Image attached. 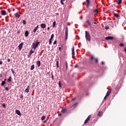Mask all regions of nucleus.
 <instances>
[{
  "label": "nucleus",
  "instance_id": "15",
  "mask_svg": "<svg viewBox=\"0 0 126 126\" xmlns=\"http://www.w3.org/2000/svg\"><path fill=\"white\" fill-rule=\"evenodd\" d=\"M1 13L2 15H5L6 14V12L5 10L1 11Z\"/></svg>",
  "mask_w": 126,
  "mask_h": 126
},
{
  "label": "nucleus",
  "instance_id": "25",
  "mask_svg": "<svg viewBox=\"0 0 126 126\" xmlns=\"http://www.w3.org/2000/svg\"><path fill=\"white\" fill-rule=\"evenodd\" d=\"M97 115H98V116H102V112H101V111L98 112Z\"/></svg>",
  "mask_w": 126,
  "mask_h": 126
},
{
  "label": "nucleus",
  "instance_id": "60",
  "mask_svg": "<svg viewBox=\"0 0 126 126\" xmlns=\"http://www.w3.org/2000/svg\"><path fill=\"white\" fill-rule=\"evenodd\" d=\"M46 122H47V121H44L43 124H45V123H46Z\"/></svg>",
  "mask_w": 126,
  "mask_h": 126
},
{
  "label": "nucleus",
  "instance_id": "11",
  "mask_svg": "<svg viewBox=\"0 0 126 126\" xmlns=\"http://www.w3.org/2000/svg\"><path fill=\"white\" fill-rule=\"evenodd\" d=\"M25 37H28L29 36V32L26 31L25 32Z\"/></svg>",
  "mask_w": 126,
  "mask_h": 126
},
{
  "label": "nucleus",
  "instance_id": "64",
  "mask_svg": "<svg viewBox=\"0 0 126 126\" xmlns=\"http://www.w3.org/2000/svg\"><path fill=\"white\" fill-rule=\"evenodd\" d=\"M4 81H6V79H4Z\"/></svg>",
  "mask_w": 126,
  "mask_h": 126
},
{
  "label": "nucleus",
  "instance_id": "37",
  "mask_svg": "<svg viewBox=\"0 0 126 126\" xmlns=\"http://www.w3.org/2000/svg\"><path fill=\"white\" fill-rule=\"evenodd\" d=\"M2 106L3 108H5V103H2Z\"/></svg>",
  "mask_w": 126,
  "mask_h": 126
},
{
  "label": "nucleus",
  "instance_id": "13",
  "mask_svg": "<svg viewBox=\"0 0 126 126\" xmlns=\"http://www.w3.org/2000/svg\"><path fill=\"white\" fill-rule=\"evenodd\" d=\"M29 89H30V88L29 87V86H28L27 89L25 90V92H26V93H28V92H29Z\"/></svg>",
  "mask_w": 126,
  "mask_h": 126
},
{
  "label": "nucleus",
  "instance_id": "20",
  "mask_svg": "<svg viewBox=\"0 0 126 126\" xmlns=\"http://www.w3.org/2000/svg\"><path fill=\"white\" fill-rule=\"evenodd\" d=\"M6 82L5 81H2V83L1 84V86H3L5 84Z\"/></svg>",
  "mask_w": 126,
  "mask_h": 126
},
{
  "label": "nucleus",
  "instance_id": "31",
  "mask_svg": "<svg viewBox=\"0 0 126 126\" xmlns=\"http://www.w3.org/2000/svg\"><path fill=\"white\" fill-rule=\"evenodd\" d=\"M23 23L24 25H25V24H26V21L23 20Z\"/></svg>",
  "mask_w": 126,
  "mask_h": 126
},
{
  "label": "nucleus",
  "instance_id": "57",
  "mask_svg": "<svg viewBox=\"0 0 126 126\" xmlns=\"http://www.w3.org/2000/svg\"><path fill=\"white\" fill-rule=\"evenodd\" d=\"M94 24H97V23H96V22H94Z\"/></svg>",
  "mask_w": 126,
  "mask_h": 126
},
{
  "label": "nucleus",
  "instance_id": "34",
  "mask_svg": "<svg viewBox=\"0 0 126 126\" xmlns=\"http://www.w3.org/2000/svg\"><path fill=\"white\" fill-rule=\"evenodd\" d=\"M51 75H52V80H54V75H53V72L51 73Z\"/></svg>",
  "mask_w": 126,
  "mask_h": 126
},
{
  "label": "nucleus",
  "instance_id": "49",
  "mask_svg": "<svg viewBox=\"0 0 126 126\" xmlns=\"http://www.w3.org/2000/svg\"><path fill=\"white\" fill-rule=\"evenodd\" d=\"M38 28H39V26L37 25V26L36 27L35 29H38Z\"/></svg>",
  "mask_w": 126,
  "mask_h": 126
},
{
  "label": "nucleus",
  "instance_id": "45",
  "mask_svg": "<svg viewBox=\"0 0 126 126\" xmlns=\"http://www.w3.org/2000/svg\"><path fill=\"white\" fill-rule=\"evenodd\" d=\"M61 3H62V4H64V3H63V2L62 0H61Z\"/></svg>",
  "mask_w": 126,
  "mask_h": 126
},
{
  "label": "nucleus",
  "instance_id": "42",
  "mask_svg": "<svg viewBox=\"0 0 126 126\" xmlns=\"http://www.w3.org/2000/svg\"><path fill=\"white\" fill-rule=\"evenodd\" d=\"M56 44H57V40H55L54 43H53V45H56Z\"/></svg>",
  "mask_w": 126,
  "mask_h": 126
},
{
  "label": "nucleus",
  "instance_id": "54",
  "mask_svg": "<svg viewBox=\"0 0 126 126\" xmlns=\"http://www.w3.org/2000/svg\"><path fill=\"white\" fill-rule=\"evenodd\" d=\"M47 30H48V31H49V30H50V27H48V28H47Z\"/></svg>",
  "mask_w": 126,
  "mask_h": 126
},
{
  "label": "nucleus",
  "instance_id": "47",
  "mask_svg": "<svg viewBox=\"0 0 126 126\" xmlns=\"http://www.w3.org/2000/svg\"><path fill=\"white\" fill-rule=\"evenodd\" d=\"M57 65H59V61H57L56 63Z\"/></svg>",
  "mask_w": 126,
  "mask_h": 126
},
{
  "label": "nucleus",
  "instance_id": "51",
  "mask_svg": "<svg viewBox=\"0 0 126 126\" xmlns=\"http://www.w3.org/2000/svg\"><path fill=\"white\" fill-rule=\"evenodd\" d=\"M2 64V61H0V64Z\"/></svg>",
  "mask_w": 126,
  "mask_h": 126
},
{
  "label": "nucleus",
  "instance_id": "61",
  "mask_svg": "<svg viewBox=\"0 0 126 126\" xmlns=\"http://www.w3.org/2000/svg\"><path fill=\"white\" fill-rule=\"evenodd\" d=\"M0 77H1V76H2V75H1V74H0Z\"/></svg>",
  "mask_w": 126,
  "mask_h": 126
},
{
  "label": "nucleus",
  "instance_id": "14",
  "mask_svg": "<svg viewBox=\"0 0 126 126\" xmlns=\"http://www.w3.org/2000/svg\"><path fill=\"white\" fill-rule=\"evenodd\" d=\"M112 91V89H110L109 90H108L106 93V96H109L110 95V93H111Z\"/></svg>",
  "mask_w": 126,
  "mask_h": 126
},
{
  "label": "nucleus",
  "instance_id": "35",
  "mask_svg": "<svg viewBox=\"0 0 126 126\" xmlns=\"http://www.w3.org/2000/svg\"><path fill=\"white\" fill-rule=\"evenodd\" d=\"M59 87H62V85L61 84V81L59 82Z\"/></svg>",
  "mask_w": 126,
  "mask_h": 126
},
{
  "label": "nucleus",
  "instance_id": "9",
  "mask_svg": "<svg viewBox=\"0 0 126 126\" xmlns=\"http://www.w3.org/2000/svg\"><path fill=\"white\" fill-rule=\"evenodd\" d=\"M19 12H16L15 14H14V16L16 18L18 17H20V15L19 14Z\"/></svg>",
  "mask_w": 126,
  "mask_h": 126
},
{
  "label": "nucleus",
  "instance_id": "52",
  "mask_svg": "<svg viewBox=\"0 0 126 126\" xmlns=\"http://www.w3.org/2000/svg\"><path fill=\"white\" fill-rule=\"evenodd\" d=\"M77 66H78V65L77 64H76V65H75V68L77 67Z\"/></svg>",
  "mask_w": 126,
  "mask_h": 126
},
{
  "label": "nucleus",
  "instance_id": "23",
  "mask_svg": "<svg viewBox=\"0 0 126 126\" xmlns=\"http://www.w3.org/2000/svg\"><path fill=\"white\" fill-rule=\"evenodd\" d=\"M117 3L118 4H121L122 3V0H118V1H117Z\"/></svg>",
  "mask_w": 126,
  "mask_h": 126
},
{
  "label": "nucleus",
  "instance_id": "8",
  "mask_svg": "<svg viewBox=\"0 0 126 126\" xmlns=\"http://www.w3.org/2000/svg\"><path fill=\"white\" fill-rule=\"evenodd\" d=\"M15 113L18 115V116H21V112L18 110H15Z\"/></svg>",
  "mask_w": 126,
  "mask_h": 126
},
{
  "label": "nucleus",
  "instance_id": "59",
  "mask_svg": "<svg viewBox=\"0 0 126 126\" xmlns=\"http://www.w3.org/2000/svg\"><path fill=\"white\" fill-rule=\"evenodd\" d=\"M88 6H89V5H88V3H87V7H88Z\"/></svg>",
  "mask_w": 126,
  "mask_h": 126
},
{
  "label": "nucleus",
  "instance_id": "50",
  "mask_svg": "<svg viewBox=\"0 0 126 126\" xmlns=\"http://www.w3.org/2000/svg\"><path fill=\"white\" fill-rule=\"evenodd\" d=\"M7 62H10V59H7Z\"/></svg>",
  "mask_w": 126,
  "mask_h": 126
},
{
  "label": "nucleus",
  "instance_id": "10",
  "mask_svg": "<svg viewBox=\"0 0 126 126\" xmlns=\"http://www.w3.org/2000/svg\"><path fill=\"white\" fill-rule=\"evenodd\" d=\"M19 50H21L23 47V42H21L18 46Z\"/></svg>",
  "mask_w": 126,
  "mask_h": 126
},
{
  "label": "nucleus",
  "instance_id": "32",
  "mask_svg": "<svg viewBox=\"0 0 126 126\" xmlns=\"http://www.w3.org/2000/svg\"><path fill=\"white\" fill-rule=\"evenodd\" d=\"M7 80H8L9 82H10V81H11V77H9Z\"/></svg>",
  "mask_w": 126,
  "mask_h": 126
},
{
  "label": "nucleus",
  "instance_id": "39",
  "mask_svg": "<svg viewBox=\"0 0 126 126\" xmlns=\"http://www.w3.org/2000/svg\"><path fill=\"white\" fill-rule=\"evenodd\" d=\"M105 29H106V30H108V29H109V26H106L105 27Z\"/></svg>",
  "mask_w": 126,
  "mask_h": 126
},
{
  "label": "nucleus",
  "instance_id": "62",
  "mask_svg": "<svg viewBox=\"0 0 126 126\" xmlns=\"http://www.w3.org/2000/svg\"><path fill=\"white\" fill-rule=\"evenodd\" d=\"M57 67L59 68V65H57Z\"/></svg>",
  "mask_w": 126,
  "mask_h": 126
},
{
  "label": "nucleus",
  "instance_id": "36",
  "mask_svg": "<svg viewBox=\"0 0 126 126\" xmlns=\"http://www.w3.org/2000/svg\"><path fill=\"white\" fill-rule=\"evenodd\" d=\"M5 90H6V91H8L9 90V89H8V87H6L5 88Z\"/></svg>",
  "mask_w": 126,
  "mask_h": 126
},
{
  "label": "nucleus",
  "instance_id": "16",
  "mask_svg": "<svg viewBox=\"0 0 126 126\" xmlns=\"http://www.w3.org/2000/svg\"><path fill=\"white\" fill-rule=\"evenodd\" d=\"M37 65L38 67H40V65H41V62H40V61H38L37 62Z\"/></svg>",
  "mask_w": 126,
  "mask_h": 126
},
{
  "label": "nucleus",
  "instance_id": "22",
  "mask_svg": "<svg viewBox=\"0 0 126 126\" xmlns=\"http://www.w3.org/2000/svg\"><path fill=\"white\" fill-rule=\"evenodd\" d=\"M114 16H115L116 17H117V18H119V14H117V13H114Z\"/></svg>",
  "mask_w": 126,
  "mask_h": 126
},
{
  "label": "nucleus",
  "instance_id": "3",
  "mask_svg": "<svg viewBox=\"0 0 126 126\" xmlns=\"http://www.w3.org/2000/svg\"><path fill=\"white\" fill-rule=\"evenodd\" d=\"M67 37H68V28L66 27L65 31V40H67Z\"/></svg>",
  "mask_w": 126,
  "mask_h": 126
},
{
  "label": "nucleus",
  "instance_id": "41",
  "mask_svg": "<svg viewBox=\"0 0 126 126\" xmlns=\"http://www.w3.org/2000/svg\"><path fill=\"white\" fill-rule=\"evenodd\" d=\"M107 97H108V96H107V95L106 94V95L104 97V100H106V99H107Z\"/></svg>",
  "mask_w": 126,
  "mask_h": 126
},
{
  "label": "nucleus",
  "instance_id": "58",
  "mask_svg": "<svg viewBox=\"0 0 126 126\" xmlns=\"http://www.w3.org/2000/svg\"><path fill=\"white\" fill-rule=\"evenodd\" d=\"M124 51H125V52L126 53V48H125V49H124Z\"/></svg>",
  "mask_w": 126,
  "mask_h": 126
},
{
  "label": "nucleus",
  "instance_id": "17",
  "mask_svg": "<svg viewBox=\"0 0 126 126\" xmlns=\"http://www.w3.org/2000/svg\"><path fill=\"white\" fill-rule=\"evenodd\" d=\"M34 52H35V50H34V49L32 48V50L30 52V55H32V54H33V53H34Z\"/></svg>",
  "mask_w": 126,
  "mask_h": 126
},
{
  "label": "nucleus",
  "instance_id": "38",
  "mask_svg": "<svg viewBox=\"0 0 126 126\" xmlns=\"http://www.w3.org/2000/svg\"><path fill=\"white\" fill-rule=\"evenodd\" d=\"M54 37H55V34H52L51 36V38L53 39V38H54Z\"/></svg>",
  "mask_w": 126,
  "mask_h": 126
},
{
  "label": "nucleus",
  "instance_id": "18",
  "mask_svg": "<svg viewBox=\"0 0 126 126\" xmlns=\"http://www.w3.org/2000/svg\"><path fill=\"white\" fill-rule=\"evenodd\" d=\"M65 65L66 66V69H67L68 66V64H67V61H65Z\"/></svg>",
  "mask_w": 126,
  "mask_h": 126
},
{
  "label": "nucleus",
  "instance_id": "27",
  "mask_svg": "<svg viewBox=\"0 0 126 126\" xmlns=\"http://www.w3.org/2000/svg\"><path fill=\"white\" fill-rule=\"evenodd\" d=\"M45 119H46V117L45 116H42L41 118V120L42 121H44V120H45Z\"/></svg>",
  "mask_w": 126,
  "mask_h": 126
},
{
  "label": "nucleus",
  "instance_id": "28",
  "mask_svg": "<svg viewBox=\"0 0 126 126\" xmlns=\"http://www.w3.org/2000/svg\"><path fill=\"white\" fill-rule=\"evenodd\" d=\"M86 1L88 3V5H89V4H90V0H86Z\"/></svg>",
  "mask_w": 126,
  "mask_h": 126
},
{
  "label": "nucleus",
  "instance_id": "24",
  "mask_svg": "<svg viewBox=\"0 0 126 126\" xmlns=\"http://www.w3.org/2000/svg\"><path fill=\"white\" fill-rule=\"evenodd\" d=\"M62 113H63V114H64V113H65V112H66V109H63V110H62Z\"/></svg>",
  "mask_w": 126,
  "mask_h": 126
},
{
  "label": "nucleus",
  "instance_id": "33",
  "mask_svg": "<svg viewBox=\"0 0 126 126\" xmlns=\"http://www.w3.org/2000/svg\"><path fill=\"white\" fill-rule=\"evenodd\" d=\"M37 29H36V28H35L33 30V33H36V31H37Z\"/></svg>",
  "mask_w": 126,
  "mask_h": 126
},
{
  "label": "nucleus",
  "instance_id": "43",
  "mask_svg": "<svg viewBox=\"0 0 126 126\" xmlns=\"http://www.w3.org/2000/svg\"><path fill=\"white\" fill-rule=\"evenodd\" d=\"M49 45H52V40H49Z\"/></svg>",
  "mask_w": 126,
  "mask_h": 126
},
{
  "label": "nucleus",
  "instance_id": "30",
  "mask_svg": "<svg viewBox=\"0 0 126 126\" xmlns=\"http://www.w3.org/2000/svg\"><path fill=\"white\" fill-rule=\"evenodd\" d=\"M120 47H124V46H125V44H124L123 43H120L119 44Z\"/></svg>",
  "mask_w": 126,
  "mask_h": 126
},
{
  "label": "nucleus",
  "instance_id": "53",
  "mask_svg": "<svg viewBox=\"0 0 126 126\" xmlns=\"http://www.w3.org/2000/svg\"><path fill=\"white\" fill-rule=\"evenodd\" d=\"M32 56V55H30V54H29V55L28 56V58H30V56Z\"/></svg>",
  "mask_w": 126,
  "mask_h": 126
},
{
  "label": "nucleus",
  "instance_id": "44",
  "mask_svg": "<svg viewBox=\"0 0 126 126\" xmlns=\"http://www.w3.org/2000/svg\"><path fill=\"white\" fill-rule=\"evenodd\" d=\"M76 99V98L74 97V98L72 99V101H74Z\"/></svg>",
  "mask_w": 126,
  "mask_h": 126
},
{
  "label": "nucleus",
  "instance_id": "21",
  "mask_svg": "<svg viewBox=\"0 0 126 126\" xmlns=\"http://www.w3.org/2000/svg\"><path fill=\"white\" fill-rule=\"evenodd\" d=\"M87 23L88 24L89 26L91 25V23H90V22H89V20H87L86 21Z\"/></svg>",
  "mask_w": 126,
  "mask_h": 126
},
{
  "label": "nucleus",
  "instance_id": "29",
  "mask_svg": "<svg viewBox=\"0 0 126 126\" xmlns=\"http://www.w3.org/2000/svg\"><path fill=\"white\" fill-rule=\"evenodd\" d=\"M53 27H56V21H54L53 23Z\"/></svg>",
  "mask_w": 126,
  "mask_h": 126
},
{
  "label": "nucleus",
  "instance_id": "26",
  "mask_svg": "<svg viewBox=\"0 0 126 126\" xmlns=\"http://www.w3.org/2000/svg\"><path fill=\"white\" fill-rule=\"evenodd\" d=\"M93 12H96V13H98V9H95V10H94Z\"/></svg>",
  "mask_w": 126,
  "mask_h": 126
},
{
  "label": "nucleus",
  "instance_id": "63",
  "mask_svg": "<svg viewBox=\"0 0 126 126\" xmlns=\"http://www.w3.org/2000/svg\"><path fill=\"white\" fill-rule=\"evenodd\" d=\"M102 64L104 65V62H102Z\"/></svg>",
  "mask_w": 126,
  "mask_h": 126
},
{
  "label": "nucleus",
  "instance_id": "5",
  "mask_svg": "<svg viewBox=\"0 0 126 126\" xmlns=\"http://www.w3.org/2000/svg\"><path fill=\"white\" fill-rule=\"evenodd\" d=\"M90 118H91V115H89L87 118L86 119V120L84 122V125H86V124H87L88 122H89V120H90Z\"/></svg>",
  "mask_w": 126,
  "mask_h": 126
},
{
  "label": "nucleus",
  "instance_id": "6",
  "mask_svg": "<svg viewBox=\"0 0 126 126\" xmlns=\"http://www.w3.org/2000/svg\"><path fill=\"white\" fill-rule=\"evenodd\" d=\"M75 55V53H74V47H73L72 49V57L73 59L74 58V56Z\"/></svg>",
  "mask_w": 126,
  "mask_h": 126
},
{
  "label": "nucleus",
  "instance_id": "46",
  "mask_svg": "<svg viewBox=\"0 0 126 126\" xmlns=\"http://www.w3.org/2000/svg\"><path fill=\"white\" fill-rule=\"evenodd\" d=\"M20 98L22 99L23 98V95L21 94L20 96Z\"/></svg>",
  "mask_w": 126,
  "mask_h": 126
},
{
  "label": "nucleus",
  "instance_id": "1",
  "mask_svg": "<svg viewBox=\"0 0 126 126\" xmlns=\"http://www.w3.org/2000/svg\"><path fill=\"white\" fill-rule=\"evenodd\" d=\"M85 37L87 41H89V42L91 41V36H90V33L87 31H85Z\"/></svg>",
  "mask_w": 126,
  "mask_h": 126
},
{
  "label": "nucleus",
  "instance_id": "48",
  "mask_svg": "<svg viewBox=\"0 0 126 126\" xmlns=\"http://www.w3.org/2000/svg\"><path fill=\"white\" fill-rule=\"evenodd\" d=\"M77 105V103H74V104H73V107H74V106H76Z\"/></svg>",
  "mask_w": 126,
  "mask_h": 126
},
{
  "label": "nucleus",
  "instance_id": "40",
  "mask_svg": "<svg viewBox=\"0 0 126 126\" xmlns=\"http://www.w3.org/2000/svg\"><path fill=\"white\" fill-rule=\"evenodd\" d=\"M11 71H12L13 74H14V71L13 70V69H11Z\"/></svg>",
  "mask_w": 126,
  "mask_h": 126
},
{
  "label": "nucleus",
  "instance_id": "56",
  "mask_svg": "<svg viewBox=\"0 0 126 126\" xmlns=\"http://www.w3.org/2000/svg\"><path fill=\"white\" fill-rule=\"evenodd\" d=\"M52 40H53V38H51V37L49 40L52 41Z\"/></svg>",
  "mask_w": 126,
  "mask_h": 126
},
{
  "label": "nucleus",
  "instance_id": "55",
  "mask_svg": "<svg viewBox=\"0 0 126 126\" xmlns=\"http://www.w3.org/2000/svg\"><path fill=\"white\" fill-rule=\"evenodd\" d=\"M59 117H61V116H62V114H61V113L59 114Z\"/></svg>",
  "mask_w": 126,
  "mask_h": 126
},
{
  "label": "nucleus",
  "instance_id": "2",
  "mask_svg": "<svg viewBox=\"0 0 126 126\" xmlns=\"http://www.w3.org/2000/svg\"><path fill=\"white\" fill-rule=\"evenodd\" d=\"M40 44V42L39 41V40H37L35 41V42H33L32 43V49H34V51H35V50H36V48H37V47H38V45Z\"/></svg>",
  "mask_w": 126,
  "mask_h": 126
},
{
  "label": "nucleus",
  "instance_id": "19",
  "mask_svg": "<svg viewBox=\"0 0 126 126\" xmlns=\"http://www.w3.org/2000/svg\"><path fill=\"white\" fill-rule=\"evenodd\" d=\"M35 68V65L34 64L32 65L31 67V70H33Z\"/></svg>",
  "mask_w": 126,
  "mask_h": 126
},
{
  "label": "nucleus",
  "instance_id": "4",
  "mask_svg": "<svg viewBox=\"0 0 126 126\" xmlns=\"http://www.w3.org/2000/svg\"><path fill=\"white\" fill-rule=\"evenodd\" d=\"M90 60L91 61H93V60H94V61H95V63H98V59L95 58L94 57V56H93V55H92V56L91 57V58H90Z\"/></svg>",
  "mask_w": 126,
  "mask_h": 126
},
{
  "label": "nucleus",
  "instance_id": "12",
  "mask_svg": "<svg viewBox=\"0 0 126 126\" xmlns=\"http://www.w3.org/2000/svg\"><path fill=\"white\" fill-rule=\"evenodd\" d=\"M40 27H41V28H42L43 29H44V28H46V24H41L40 25Z\"/></svg>",
  "mask_w": 126,
  "mask_h": 126
},
{
  "label": "nucleus",
  "instance_id": "7",
  "mask_svg": "<svg viewBox=\"0 0 126 126\" xmlns=\"http://www.w3.org/2000/svg\"><path fill=\"white\" fill-rule=\"evenodd\" d=\"M114 38L113 36H107L105 37V40H113Z\"/></svg>",
  "mask_w": 126,
  "mask_h": 126
}]
</instances>
